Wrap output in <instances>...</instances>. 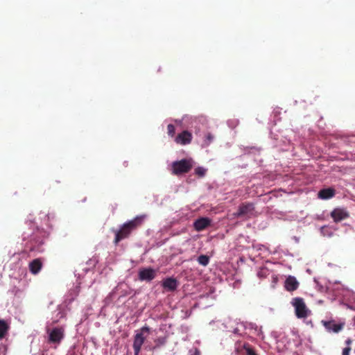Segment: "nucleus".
Here are the masks:
<instances>
[{"label": "nucleus", "instance_id": "nucleus-7", "mask_svg": "<svg viewBox=\"0 0 355 355\" xmlns=\"http://www.w3.org/2000/svg\"><path fill=\"white\" fill-rule=\"evenodd\" d=\"M156 277L155 270L151 268H142L139 272V279L141 281L150 282Z\"/></svg>", "mask_w": 355, "mask_h": 355}, {"label": "nucleus", "instance_id": "nucleus-24", "mask_svg": "<svg viewBox=\"0 0 355 355\" xmlns=\"http://www.w3.org/2000/svg\"><path fill=\"white\" fill-rule=\"evenodd\" d=\"M352 343V340L351 338H348L345 340V344L347 345V347H350V345Z\"/></svg>", "mask_w": 355, "mask_h": 355}, {"label": "nucleus", "instance_id": "nucleus-8", "mask_svg": "<svg viewBox=\"0 0 355 355\" xmlns=\"http://www.w3.org/2000/svg\"><path fill=\"white\" fill-rule=\"evenodd\" d=\"M192 134L188 130H184L179 133L175 138V141L180 145L189 144L192 141Z\"/></svg>", "mask_w": 355, "mask_h": 355}, {"label": "nucleus", "instance_id": "nucleus-22", "mask_svg": "<svg viewBox=\"0 0 355 355\" xmlns=\"http://www.w3.org/2000/svg\"><path fill=\"white\" fill-rule=\"evenodd\" d=\"M350 352H351V347H346L343 349L342 355H349Z\"/></svg>", "mask_w": 355, "mask_h": 355}, {"label": "nucleus", "instance_id": "nucleus-25", "mask_svg": "<svg viewBox=\"0 0 355 355\" xmlns=\"http://www.w3.org/2000/svg\"><path fill=\"white\" fill-rule=\"evenodd\" d=\"M157 341L161 345H164L165 343V340L164 338H158Z\"/></svg>", "mask_w": 355, "mask_h": 355}, {"label": "nucleus", "instance_id": "nucleus-20", "mask_svg": "<svg viewBox=\"0 0 355 355\" xmlns=\"http://www.w3.org/2000/svg\"><path fill=\"white\" fill-rule=\"evenodd\" d=\"M244 348L248 355H257L254 349L249 345H244Z\"/></svg>", "mask_w": 355, "mask_h": 355}, {"label": "nucleus", "instance_id": "nucleus-16", "mask_svg": "<svg viewBox=\"0 0 355 355\" xmlns=\"http://www.w3.org/2000/svg\"><path fill=\"white\" fill-rule=\"evenodd\" d=\"M9 329V324L6 320L0 319V340L6 336Z\"/></svg>", "mask_w": 355, "mask_h": 355}, {"label": "nucleus", "instance_id": "nucleus-23", "mask_svg": "<svg viewBox=\"0 0 355 355\" xmlns=\"http://www.w3.org/2000/svg\"><path fill=\"white\" fill-rule=\"evenodd\" d=\"M200 352L197 348H195L193 352L190 351V355H200Z\"/></svg>", "mask_w": 355, "mask_h": 355}, {"label": "nucleus", "instance_id": "nucleus-10", "mask_svg": "<svg viewBox=\"0 0 355 355\" xmlns=\"http://www.w3.org/2000/svg\"><path fill=\"white\" fill-rule=\"evenodd\" d=\"M300 283L294 276L289 275L285 280L284 288L287 291L293 292L299 287Z\"/></svg>", "mask_w": 355, "mask_h": 355}, {"label": "nucleus", "instance_id": "nucleus-14", "mask_svg": "<svg viewBox=\"0 0 355 355\" xmlns=\"http://www.w3.org/2000/svg\"><path fill=\"white\" fill-rule=\"evenodd\" d=\"M336 194V191L333 188H327L321 189L318 194L319 198L327 200L333 198Z\"/></svg>", "mask_w": 355, "mask_h": 355}, {"label": "nucleus", "instance_id": "nucleus-2", "mask_svg": "<svg viewBox=\"0 0 355 355\" xmlns=\"http://www.w3.org/2000/svg\"><path fill=\"white\" fill-rule=\"evenodd\" d=\"M193 161L191 158L173 162L171 165L172 173L175 175L187 173L193 168Z\"/></svg>", "mask_w": 355, "mask_h": 355}, {"label": "nucleus", "instance_id": "nucleus-13", "mask_svg": "<svg viewBox=\"0 0 355 355\" xmlns=\"http://www.w3.org/2000/svg\"><path fill=\"white\" fill-rule=\"evenodd\" d=\"M322 324L324 326L328 331H333L334 333L339 332L343 328V324H336L334 321H322Z\"/></svg>", "mask_w": 355, "mask_h": 355}, {"label": "nucleus", "instance_id": "nucleus-5", "mask_svg": "<svg viewBox=\"0 0 355 355\" xmlns=\"http://www.w3.org/2000/svg\"><path fill=\"white\" fill-rule=\"evenodd\" d=\"M150 329L148 327H143L141 329V332L137 333L134 338L133 342V349L135 355H139L141 349V346L144 344L146 337L144 336V332H149Z\"/></svg>", "mask_w": 355, "mask_h": 355}, {"label": "nucleus", "instance_id": "nucleus-3", "mask_svg": "<svg viewBox=\"0 0 355 355\" xmlns=\"http://www.w3.org/2000/svg\"><path fill=\"white\" fill-rule=\"evenodd\" d=\"M291 304L295 308V313L297 318H306L311 313V311L307 308L302 297L293 298Z\"/></svg>", "mask_w": 355, "mask_h": 355}, {"label": "nucleus", "instance_id": "nucleus-21", "mask_svg": "<svg viewBox=\"0 0 355 355\" xmlns=\"http://www.w3.org/2000/svg\"><path fill=\"white\" fill-rule=\"evenodd\" d=\"M214 136L211 133H208L206 136V139L205 141V145L208 146L213 141Z\"/></svg>", "mask_w": 355, "mask_h": 355}, {"label": "nucleus", "instance_id": "nucleus-12", "mask_svg": "<svg viewBox=\"0 0 355 355\" xmlns=\"http://www.w3.org/2000/svg\"><path fill=\"white\" fill-rule=\"evenodd\" d=\"M162 286L168 291H174L178 286V282L173 277H168L162 281Z\"/></svg>", "mask_w": 355, "mask_h": 355}, {"label": "nucleus", "instance_id": "nucleus-4", "mask_svg": "<svg viewBox=\"0 0 355 355\" xmlns=\"http://www.w3.org/2000/svg\"><path fill=\"white\" fill-rule=\"evenodd\" d=\"M49 334L48 342L49 343L60 345L64 338V329L63 327H54L52 329H48Z\"/></svg>", "mask_w": 355, "mask_h": 355}, {"label": "nucleus", "instance_id": "nucleus-18", "mask_svg": "<svg viewBox=\"0 0 355 355\" xmlns=\"http://www.w3.org/2000/svg\"><path fill=\"white\" fill-rule=\"evenodd\" d=\"M206 173V169L203 167L198 166L195 169V174L200 178H202L205 176Z\"/></svg>", "mask_w": 355, "mask_h": 355}, {"label": "nucleus", "instance_id": "nucleus-17", "mask_svg": "<svg viewBox=\"0 0 355 355\" xmlns=\"http://www.w3.org/2000/svg\"><path fill=\"white\" fill-rule=\"evenodd\" d=\"M199 264L207 266L209 263V257L205 254H201L197 259Z\"/></svg>", "mask_w": 355, "mask_h": 355}, {"label": "nucleus", "instance_id": "nucleus-15", "mask_svg": "<svg viewBox=\"0 0 355 355\" xmlns=\"http://www.w3.org/2000/svg\"><path fill=\"white\" fill-rule=\"evenodd\" d=\"M42 266V263L40 259H35L29 263V269L32 274H37Z\"/></svg>", "mask_w": 355, "mask_h": 355}, {"label": "nucleus", "instance_id": "nucleus-1", "mask_svg": "<svg viewBox=\"0 0 355 355\" xmlns=\"http://www.w3.org/2000/svg\"><path fill=\"white\" fill-rule=\"evenodd\" d=\"M146 218V216L144 214L137 216L132 220L123 224L119 230L115 231L114 243L117 245L121 240L128 238L133 231L143 225Z\"/></svg>", "mask_w": 355, "mask_h": 355}, {"label": "nucleus", "instance_id": "nucleus-19", "mask_svg": "<svg viewBox=\"0 0 355 355\" xmlns=\"http://www.w3.org/2000/svg\"><path fill=\"white\" fill-rule=\"evenodd\" d=\"M167 133L171 137H173L175 136V126L173 124H168V126H167Z\"/></svg>", "mask_w": 355, "mask_h": 355}, {"label": "nucleus", "instance_id": "nucleus-6", "mask_svg": "<svg viewBox=\"0 0 355 355\" xmlns=\"http://www.w3.org/2000/svg\"><path fill=\"white\" fill-rule=\"evenodd\" d=\"M254 209V205L252 202H244L239 205L238 211L234 214L236 218L249 216L252 214Z\"/></svg>", "mask_w": 355, "mask_h": 355}, {"label": "nucleus", "instance_id": "nucleus-9", "mask_svg": "<svg viewBox=\"0 0 355 355\" xmlns=\"http://www.w3.org/2000/svg\"><path fill=\"white\" fill-rule=\"evenodd\" d=\"M211 220L207 217H202L197 219L194 223L193 227L198 232L202 231L211 225Z\"/></svg>", "mask_w": 355, "mask_h": 355}, {"label": "nucleus", "instance_id": "nucleus-11", "mask_svg": "<svg viewBox=\"0 0 355 355\" xmlns=\"http://www.w3.org/2000/svg\"><path fill=\"white\" fill-rule=\"evenodd\" d=\"M331 216L335 222L338 223L348 218L349 214L345 209L336 208L331 211Z\"/></svg>", "mask_w": 355, "mask_h": 355}]
</instances>
